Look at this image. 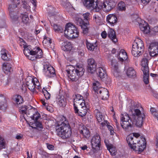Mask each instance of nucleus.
I'll use <instances>...</instances> for the list:
<instances>
[{
    "label": "nucleus",
    "instance_id": "1",
    "mask_svg": "<svg viewBox=\"0 0 158 158\" xmlns=\"http://www.w3.org/2000/svg\"><path fill=\"white\" fill-rule=\"evenodd\" d=\"M66 118L63 117L62 121L58 122L56 127V132L58 135L63 139L68 138L71 136L72 132L70 127Z\"/></svg>",
    "mask_w": 158,
    "mask_h": 158
},
{
    "label": "nucleus",
    "instance_id": "2",
    "mask_svg": "<svg viewBox=\"0 0 158 158\" xmlns=\"http://www.w3.org/2000/svg\"><path fill=\"white\" fill-rule=\"evenodd\" d=\"M67 71L69 78L72 81H75L84 74V70L82 64H77L76 69H69Z\"/></svg>",
    "mask_w": 158,
    "mask_h": 158
},
{
    "label": "nucleus",
    "instance_id": "3",
    "mask_svg": "<svg viewBox=\"0 0 158 158\" xmlns=\"http://www.w3.org/2000/svg\"><path fill=\"white\" fill-rule=\"evenodd\" d=\"M65 36L69 39H75L78 37L79 32L73 24L69 23L65 26L64 30Z\"/></svg>",
    "mask_w": 158,
    "mask_h": 158
},
{
    "label": "nucleus",
    "instance_id": "4",
    "mask_svg": "<svg viewBox=\"0 0 158 158\" xmlns=\"http://www.w3.org/2000/svg\"><path fill=\"white\" fill-rule=\"evenodd\" d=\"M144 48L143 41L141 39L137 38L135 40L133 44L132 54L135 57H138L143 53Z\"/></svg>",
    "mask_w": 158,
    "mask_h": 158
},
{
    "label": "nucleus",
    "instance_id": "5",
    "mask_svg": "<svg viewBox=\"0 0 158 158\" xmlns=\"http://www.w3.org/2000/svg\"><path fill=\"white\" fill-rule=\"evenodd\" d=\"M131 117L133 123L136 127H140L142 125L143 121L145 118V115L142 114L140 110L137 109H134Z\"/></svg>",
    "mask_w": 158,
    "mask_h": 158
},
{
    "label": "nucleus",
    "instance_id": "6",
    "mask_svg": "<svg viewBox=\"0 0 158 158\" xmlns=\"http://www.w3.org/2000/svg\"><path fill=\"white\" fill-rule=\"evenodd\" d=\"M26 85L27 86L28 88L31 91L34 92L35 90V88H36L37 84L38 83L36 78L33 79L31 77H28L26 79Z\"/></svg>",
    "mask_w": 158,
    "mask_h": 158
},
{
    "label": "nucleus",
    "instance_id": "7",
    "mask_svg": "<svg viewBox=\"0 0 158 158\" xmlns=\"http://www.w3.org/2000/svg\"><path fill=\"white\" fill-rule=\"evenodd\" d=\"M101 139L98 134L94 135L92 138L91 143L93 148L96 150H99L100 146Z\"/></svg>",
    "mask_w": 158,
    "mask_h": 158
},
{
    "label": "nucleus",
    "instance_id": "8",
    "mask_svg": "<svg viewBox=\"0 0 158 158\" xmlns=\"http://www.w3.org/2000/svg\"><path fill=\"white\" fill-rule=\"evenodd\" d=\"M135 150L139 152H142L146 147V139L144 138H141L140 139H138L135 145Z\"/></svg>",
    "mask_w": 158,
    "mask_h": 158
},
{
    "label": "nucleus",
    "instance_id": "9",
    "mask_svg": "<svg viewBox=\"0 0 158 158\" xmlns=\"http://www.w3.org/2000/svg\"><path fill=\"white\" fill-rule=\"evenodd\" d=\"M44 69L46 75L49 77H54L56 75L54 68L49 64H45L44 65Z\"/></svg>",
    "mask_w": 158,
    "mask_h": 158
},
{
    "label": "nucleus",
    "instance_id": "10",
    "mask_svg": "<svg viewBox=\"0 0 158 158\" xmlns=\"http://www.w3.org/2000/svg\"><path fill=\"white\" fill-rule=\"evenodd\" d=\"M87 62L88 72L91 74L94 73L97 66V64L94 60L93 58H90L87 60Z\"/></svg>",
    "mask_w": 158,
    "mask_h": 158
},
{
    "label": "nucleus",
    "instance_id": "11",
    "mask_svg": "<svg viewBox=\"0 0 158 158\" xmlns=\"http://www.w3.org/2000/svg\"><path fill=\"white\" fill-rule=\"evenodd\" d=\"M127 141L131 148L135 150L136 148L135 145L136 144L137 141H138V138L131 135H130L127 137Z\"/></svg>",
    "mask_w": 158,
    "mask_h": 158
},
{
    "label": "nucleus",
    "instance_id": "12",
    "mask_svg": "<svg viewBox=\"0 0 158 158\" xmlns=\"http://www.w3.org/2000/svg\"><path fill=\"white\" fill-rule=\"evenodd\" d=\"M74 112L77 114L79 116L83 117L87 113V108L86 105L78 107H74Z\"/></svg>",
    "mask_w": 158,
    "mask_h": 158
},
{
    "label": "nucleus",
    "instance_id": "13",
    "mask_svg": "<svg viewBox=\"0 0 158 158\" xmlns=\"http://www.w3.org/2000/svg\"><path fill=\"white\" fill-rule=\"evenodd\" d=\"M149 49L151 51L150 54L151 56H153L158 53V43L153 42L151 43L149 47Z\"/></svg>",
    "mask_w": 158,
    "mask_h": 158
},
{
    "label": "nucleus",
    "instance_id": "14",
    "mask_svg": "<svg viewBox=\"0 0 158 158\" xmlns=\"http://www.w3.org/2000/svg\"><path fill=\"white\" fill-rule=\"evenodd\" d=\"M112 72L114 76L117 77L118 75V64L117 61L115 60H112L111 61Z\"/></svg>",
    "mask_w": 158,
    "mask_h": 158
},
{
    "label": "nucleus",
    "instance_id": "15",
    "mask_svg": "<svg viewBox=\"0 0 158 158\" xmlns=\"http://www.w3.org/2000/svg\"><path fill=\"white\" fill-rule=\"evenodd\" d=\"M121 121L122 122L120 123L121 126L126 130L128 129L129 127H131L133 124H135L133 123V120L132 119H130V121L127 120Z\"/></svg>",
    "mask_w": 158,
    "mask_h": 158
},
{
    "label": "nucleus",
    "instance_id": "16",
    "mask_svg": "<svg viewBox=\"0 0 158 158\" xmlns=\"http://www.w3.org/2000/svg\"><path fill=\"white\" fill-rule=\"evenodd\" d=\"M95 70L98 76L101 79H104L107 76L105 69L102 67H98Z\"/></svg>",
    "mask_w": 158,
    "mask_h": 158
},
{
    "label": "nucleus",
    "instance_id": "17",
    "mask_svg": "<svg viewBox=\"0 0 158 158\" xmlns=\"http://www.w3.org/2000/svg\"><path fill=\"white\" fill-rule=\"evenodd\" d=\"M104 1L102 2V1L97 0L96 2H95L94 4V7H93L92 9L95 10V11L98 12L100 10L102 9H103V6L105 3Z\"/></svg>",
    "mask_w": 158,
    "mask_h": 158
},
{
    "label": "nucleus",
    "instance_id": "18",
    "mask_svg": "<svg viewBox=\"0 0 158 158\" xmlns=\"http://www.w3.org/2000/svg\"><path fill=\"white\" fill-rule=\"evenodd\" d=\"M139 24L140 30L144 33L147 34L149 32L148 24L144 21H142L141 23H139Z\"/></svg>",
    "mask_w": 158,
    "mask_h": 158
},
{
    "label": "nucleus",
    "instance_id": "19",
    "mask_svg": "<svg viewBox=\"0 0 158 158\" xmlns=\"http://www.w3.org/2000/svg\"><path fill=\"white\" fill-rule=\"evenodd\" d=\"M97 0H82L84 6L88 9H92L94 6L95 2Z\"/></svg>",
    "mask_w": 158,
    "mask_h": 158
},
{
    "label": "nucleus",
    "instance_id": "20",
    "mask_svg": "<svg viewBox=\"0 0 158 158\" xmlns=\"http://www.w3.org/2000/svg\"><path fill=\"white\" fill-rule=\"evenodd\" d=\"M73 48V44L70 42H64L62 44L61 48L64 51H70Z\"/></svg>",
    "mask_w": 158,
    "mask_h": 158
},
{
    "label": "nucleus",
    "instance_id": "21",
    "mask_svg": "<svg viewBox=\"0 0 158 158\" xmlns=\"http://www.w3.org/2000/svg\"><path fill=\"white\" fill-rule=\"evenodd\" d=\"M2 58L5 61H9L11 60V56L9 54L8 51L5 49H2L1 51Z\"/></svg>",
    "mask_w": 158,
    "mask_h": 158
},
{
    "label": "nucleus",
    "instance_id": "22",
    "mask_svg": "<svg viewBox=\"0 0 158 158\" xmlns=\"http://www.w3.org/2000/svg\"><path fill=\"white\" fill-rule=\"evenodd\" d=\"M106 20L111 25L114 26V24L116 23L117 19L115 15L110 14L107 16Z\"/></svg>",
    "mask_w": 158,
    "mask_h": 158
},
{
    "label": "nucleus",
    "instance_id": "23",
    "mask_svg": "<svg viewBox=\"0 0 158 158\" xmlns=\"http://www.w3.org/2000/svg\"><path fill=\"white\" fill-rule=\"evenodd\" d=\"M127 75L129 77L135 78L136 77V72L132 67H129L127 71Z\"/></svg>",
    "mask_w": 158,
    "mask_h": 158
},
{
    "label": "nucleus",
    "instance_id": "24",
    "mask_svg": "<svg viewBox=\"0 0 158 158\" xmlns=\"http://www.w3.org/2000/svg\"><path fill=\"white\" fill-rule=\"evenodd\" d=\"M80 133L86 138H89L90 136V132L89 129L85 127H81V129L79 130Z\"/></svg>",
    "mask_w": 158,
    "mask_h": 158
},
{
    "label": "nucleus",
    "instance_id": "25",
    "mask_svg": "<svg viewBox=\"0 0 158 158\" xmlns=\"http://www.w3.org/2000/svg\"><path fill=\"white\" fill-rule=\"evenodd\" d=\"M108 36L114 43L117 41L115 31L112 28H110L108 33Z\"/></svg>",
    "mask_w": 158,
    "mask_h": 158
},
{
    "label": "nucleus",
    "instance_id": "26",
    "mask_svg": "<svg viewBox=\"0 0 158 158\" xmlns=\"http://www.w3.org/2000/svg\"><path fill=\"white\" fill-rule=\"evenodd\" d=\"M99 82L98 81L93 83V88L95 92L97 93L98 94L100 95L102 92L103 89H104V88H100L99 87Z\"/></svg>",
    "mask_w": 158,
    "mask_h": 158
},
{
    "label": "nucleus",
    "instance_id": "27",
    "mask_svg": "<svg viewBox=\"0 0 158 158\" xmlns=\"http://www.w3.org/2000/svg\"><path fill=\"white\" fill-rule=\"evenodd\" d=\"M94 113L98 123H100L104 120V118L102 113L98 109H95L94 111Z\"/></svg>",
    "mask_w": 158,
    "mask_h": 158
},
{
    "label": "nucleus",
    "instance_id": "28",
    "mask_svg": "<svg viewBox=\"0 0 158 158\" xmlns=\"http://www.w3.org/2000/svg\"><path fill=\"white\" fill-rule=\"evenodd\" d=\"M148 64V61L147 59H143L141 61V65L142 66L141 69L143 71H147L148 72V71H149Z\"/></svg>",
    "mask_w": 158,
    "mask_h": 158
},
{
    "label": "nucleus",
    "instance_id": "29",
    "mask_svg": "<svg viewBox=\"0 0 158 158\" xmlns=\"http://www.w3.org/2000/svg\"><path fill=\"white\" fill-rule=\"evenodd\" d=\"M13 8H10L9 14L12 21L13 22L17 21L18 19V16L15 12L14 11Z\"/></svg>",
    "mask_w": 158,
    "mask_h": 158
},
{
    "label": "nucleus",
    "instance_id": "30",
    "mask_svg": "<svg viewBox=\"0 0 158 158\" xmlns=\"http://www.w3.org/2000/svg\"><path fill=\"white\" fill-rule=\"evenodd\" d=\"M113 3L112 2H105L103 6V10L106 12L110 10L114 7V5H113Z\"/></svg>",
    "mask_w": 158,
    "mask_h": 158
},
{
    "label": "nucleus",
    "instance_id": "31",
    "mask_svg": "<svg viewBox=\"0 0 158 158\" xmlns=\"http://www.w3.org/2000/svg\"><path fill=\"white\" fill-rule=\"evenodd\" d=\"M7 106L6 100L5 97H0V108L1 110H5Z\"/></svg>",
    "mask_w": 158,
    "mask_h": 158
},
{
    "label": "nucleus",
    "instance_id": "32",
    "mask_svg": "<svg viewBox=\"0 0 158 158\" xmlns=\"http://www.w3.org/2000/svg\"><path fill=\"white\" fill-rule=\"evenodd\" d=\"M27 108L28 107L26 105L22 106L19 109V112L22 114L30 115V113L32 112L33 110L32 109H31L30 110H27Z\"/></svg>",
    "mask_w": 158,
    "mask_h": 158
},
{
    "label": "nucleus",
    "instance_id": "33",
    "mask_svg": "<svg viewBox=\"0 0 158 158\" xmlns=\"http://www.w3.org/2000/svg\"><path fill=\"white\" fill-rule=\"evenodd\" d=\"M102 99L103 100H106L109 97V92L108 90L105 88L103 89L102 92L99 95Z\"/></svg>",
    "mask_w": 158,
    "mask_h": 158
},
{
    "label": "nucleus",
    "instance_id": "34",
    "mask_svg": "<svg viewBox=\"0 0 158 158\" xmlns=\"http://www.w3.org/2000/svg\"><path fill=\"white\" fill-rule=\"evenodd\" d=\"M107 149L109 151L111 155H115L116 154V150L115 148L111 144H106Z\"/></svg>",
    "mask_w": 158,
    "mask_h": 158
},
{
    "label": "nucleus",
    "instance_id": "35",
    "mask_svg": "<svg viewBox=\"0 0 158 158\" xmlns=\"http://www.w3.org/2000/svg\"><path fill=\"white\" fill-rule=\"evenodd\" d=\"M11 68L12 65L8 63H4L3 64V69L7 73L11 72Z\"/></svg>",
    "mask_w": 158,
    "mask_h": 158
},
{
    "label": "nucleus",
    "instance_id": "36",
    "mask_svg": "<svg viewBox=\"0 0 158 158\" xmlns=\"http://www.w3.org/2000/svg\"><path fill=\"white\" fill-rule=\"evenodd\" d=\"M89 23L86 22V23H84L80 26L82 29V32L84 34H86L88 33V26L89 25Z\"/></svg>",
    "mask_w": 158,
    "mask_h": 158
},
{
    "label": "nucleus",
    "instance_id": "37",
    "mask_svg": "<svg viewBox=\"0 0 158 158\" xmlns=\"http://www.w3.org/2000/svg\"><path fill=\"white\" fill-rule=\"evenodd\" d=\"M32 52L33 53L35 54L37 59H40L42 57V51L38 47L35 51H34Z\"/></svg>",
    "mask_w": 158,
    "mask_h": 158
},
{
    "label": "nucleus",
    "instance_id": "38",
    "mask_svg": "<svg viewBox=\"0 0 158 158\" xmlns=\"http://www.w3.org/2000/svg\"><path fill=\"white\" fill-rule=\"evenodd\" d=\"M74 102V107H78L79 106H85V101L84 99H80Z\"/></svg>",
    "mask_w": 158,
    "mask_h": 158
},
{
    "label": "nucleus",
    "instance_id": "39",
    "mask_svg": "<svg viewBox=\"0 0 158 158\" xmlns=\"http://www.w3.org/2000/svg\"><path fill=\"white\" fill-rule=\"evenodd\" d=\"M149 71H143V81L145 84H148L149 82Z\"/></svg>",
    "mask_w": 158,
    "mask_h": 158
},
{
    "label": "nucleus",
    "instance_id": "40",
    "mask_svg": "<svg viewBox=\"0 0 158 158\" xmlns=\"http://www.w3.org/2000/svg\"><path fill=\"white\" fill-rule=\"evenodd\" d=\"M10 1L11 4L9 6L8 9H10V8H15L20 2V0H10Z\"/></svg>",
    "mask_w": 158,
    "mask_h": 158
},
{
    "label": "nucleus",
    "instance_id": "41",
    "mask_svg": "<svg viewBox=\"0 0 158 158\" xmlns=\"http://www.w3.org/2000/svg\"><path fill=\"white\" fill-rule=\"evenodd\" d=\"M31 127L40 130L42 128V126L41 123L38 121H35L34 123H32L31 124Z\"/></svg>",
    "mask_w": 158,
    "mask_h": 158
},
{
    "label": "nucleus",
    "instance_id": "42",
    "mask_svg": "<svg viewBox=\"0 0 158 158\" xmlns=\"http://www.w3.org/2000/svg\"><path fill=\"white\" fill-rule=\"evenodd\" d=\"M101 16L100 13L95 14L94 15L93 19L97 23H99L102 21Z\"/></svg>",
    "mask_w": 158,
    "mask_h": 158
},
{
    "label": "nucleus",
    "instance_id": "43",
    "mask_svg": "<svg viewBox=\"0 0 158 158\" xmlns=\"http://www.w3.org/2000/svg\"><path fill=\"white\" fill-rule=\"evenodd\" d=\"M33 110L32 111V112L30 113V114L29 115L28 117H30L33 120H34L35 121H37V120L39 118L40 115V114L38 113L35 112V114H33Z\"/></svg>",
    "mask_w": 158,
    "mask_h": 158
},
{
    "label": "nucleus",
    "instance_id": "44",
    "mask_svg": "<svg viewBox=\"0 0 158 158\" xmlns=\"http://www.w3.org/2000/svg\"><path fill=\"white\" fill-rule=\"evenodd\" d=\"M87 47L88 49L90 51H93L96 47H97V45L96 43H92L87 42Z\"/></svg>",
    "mask_w": 158,
    "mask_h": 158
},
{
    "label": "nucleus",
    "instance_id": "45",
    "mask_svg": "<svg viewBox=\"0 0 158 158\" xmlns=\"http://www.w3.org/2000/svg\"><path fill=\"white\" fill-rule=\"evenodd\" d=\"M130 119H132L131 118L128 114L126 113L122 114L120 117L121 121H123L125 120H127L130 121Z\"/></svg>",
    "mask_w": 158,
    "mask_h": 158
},
{
    "label": "nucleus",
    "instance_id": "46",
    "mask_svg": "<svg viewBox=\"0 0 158 158\" xmlns=\"http://www.w3.org/2000/svg\"><path fill=\"white\" fill-rule=\"evenodd\" d=\"M17 105L19 104L22 103L23 102V100L21 96L17 95L14 99Z\"/></svg>",
    "mask_w": 158,
    "mask_h": 158
},
{
    "label": "nucleus",
    "instance_id": "47",
    "mask_svg": "<svg viewBox=\"0 0 158 158\" xmlns=\"http://www.w3.org/2000/svg\"><path fill=\"white\" fill-rule=\"evenodd\" d=\"M82 16L84 19V20H86V22H89L91 17V15L89 12H86L82 14Z\"/></svg>",
    "mask_w": 158,
    "mask_h": 158
},
{
    "label": "nucleus",
    "instance_id": "48",
    "mask_svg": "<svg viewBox=\"0 0 158 158\" xmlns=\"http://www.w3.org/2000/svg\"><path fill=\"white\" fill-rule=\"evenodd\" d=\"M21 14L22 16V22L25 24L27 23L29 20L28 15L26 13Z\"/></svg>",
    "mask_w": 158,
    "mask_h": 158
},
{
    "label": "nucleus",
    "instance_id": "49",
    "mask_svg": "<svg viewBox=\"0 0 158 158\" xmlns=\"http://www.w3.org/2000/svg\"><path fill=\"white\" fill-rule=\"evenodd\" d=\"M118 9L121 11L125 10L126 9L125 4L123 2H121L118 3Z\"/></svg>",
    "mask_w": 158,
    "mask_h": 158
},
{
    "label": "nucleus",
    "instance_id": "50",
    "mask_svg": "<svg viewBox=\"0 0 158 158\" xmlns=\"http://www.w3.org/2000/svg\"><path fill=\"white\" fill-rule=\"evenodd\" d=\"M53 28L55 31L56 32H62L63 30L61 27L56 24H54Z\"/></svg>",
    "mask_w": 158,
    "mask_h": 158
},
{
    "label": "nucleus",
    "instance_id": "51",
    "mask_svg": "<svg viewBox=\"0 0 158 158\" xmlns=\"http://www.w3.org/2000/svg\"><path fill=\"white\" fill-rule=\"evenodd\" d=\"M75 22L76 24L81 26L84 22V20L81 18L77 17L75 19Z\"/></svg>",
    "mask_w": 158,
    "mask_h": 158
},
{
    "label": "nucleus",
    "instance_id": "52",
    "mask_svg": "<svg viewBox=\"0 0 158 158\" xmlns=\"http://www.w3.org/2000/svg\"><path fill=\"white\" fill-rule=\"evenodd\" d=\"M33 51L31 52V53L28 55L27 57L29 60L32 61H34L35 60L37 59V58L35 56V54L33 53Z\"/></svg>",
    "mask_w": 158,
    "mask_h": 158
},
{
    "label": "nucleus",
    "instance_id": "53",
    "mask_svg": "<svg viewBox=\"0 0 158 158\" xmlns=\"http://www.w3.org/2000/svg\"><path fill=\"white\" fill-rule=\"evenodd\" d=\"M43 44H47L48 45L52 43V40L49 38L47 37L46 36L44 37V40L43 41Z\"/></svg>",
    "mask_w": 158,
    "mask_h": 158
},
{
    "label": "nucleus",
    "instance_id": "54",
    "mask_svg": "<svg viewBox=\"0 0 158 158\" xmlns=\"http://www.w3.org/2000/svg\"><path fill=\"white\" fill-rule=\"evenodd\" d=\"M3 140L4 139L0 136V150L5 148L6 145Z\"/></svg>",
    "mask_w": 158,
    "mask_h": 158
},
{
    "label": "nucleus",
    "instance_id": "55",
    "mask_svg": "<svg viewBox=\"0 0 158 158\" xmlns=\"http://www.w3.org/2000/svg\"><path fill=\"white\" fill-rule=\"evenodd\" d=\"M43 92L45 98L47 99H50V94L46 90H44V91H43Z\"/></svg>",
    "mask_w": 158,
    "mask_h": 158
},
{
    "label": "nucleus",
    "instance_id": "56",
    "mask_svg": "<svg viewBox=\"0 0 158 158\" xmlns=\"http://www.w3.org/2000/svg\"><path fill=\"white\" fill-rule=\"evenodd\" d=\"M65 102L63 99L60 98L58 101V104L60 106H63L65 105Z\"/></svg>",
    "mask_w": 158,
    "mask_h": 158
},
{
    "label": "nucleus",
    "instance_id": "57",
    "mask_svg": "<svg viewBox=\"0 0 158 158\" xmlns=\"http://www.w3.org/2000/svg\"><path fill=\"white\" fill-rule=\"evenodd\" d=\"M82 99H83V97L82 96L79 94L76 95V97L74 98L73 102Z\"/></svg>",
    "mask_w": 158,
    "mask_h": 158
},
{
    "label": "nucleus",
    "instance_id": "58",
    "mask_svg": "<svg viewBox=\"0 0 158 158\" xmlns=\"http://www.w3.org/2000/svg\"><path fill=\"white\" fill-rule=\"evenodd\" d=\"M20 42L19 43V44L21 47H23L24 48L27 45V44L23 39H20Z\"/></svg>",
    "mask_w": 158,
    "mask_h": 158
},
{
    "label": "nucleus",
    "instance_id": "59",
    "mask_svg": "<svg viewBox=\"0 0 158 158\" xmlns=\"http://www.w3.org/2000/svg\"><path fill=\"white\" fill-rule=\"evenodd\" d=\"M109 123L107 124V127L108 129L110 131V134L111 135H113L114 133V131L113 130V127L110 125H109Z\"/></svg>",
    "mask_w": 158,
    "mask_h": 158
},
{
    "label": "nucleus",
    "instance_id": "60",
    "mask_svg": "<svg viewBox=\"0 0 158 158\" xmlns=\"http://www.w3.org/2000/svg\"><path fill=\"white\" fill-rule=\"evenodd\" d=\"M23 51L24 54L26 56H27L28 55H29L31 53V52H32V51H31L30 50H25L24 49Z\"/></svg>",
    "mask_w": 158,
    "mask_h": 158
},
{
    "label": "nucleus",
    "instance_id": "61",
    "mask_svg": "<svg viewBox=\"0 0 158 158\" xmlns=\"http://www.w3.org/2000/svg\"><path fill=\"white\" fill-rule=\"evenodd\" d=\"M151 56L149 55L148 53H144L143 55V58L147 59L148 60H149L150 59V57Z\"/></svg>",
    "mask_w": 158,
    "mask_h": 158
},
{
    "label": "nucleus",
    "instance_id": "62",
    "mask_svg": "<svg viewBox=\"0 0 158 158\" xmlns=\"http://www.w3.org/2000/svg\"><path fill=\"white\" fill-rule=\"evenodd\" d=\"M101 35L103 38L105 39L107 36V34L105 31H104L101 33Z\"/></svg>",
    "mask_w": 158,
    "mask_h": 158
},
{
    "label": "nucleus",
    "instance_id": "63",
    "mask_svg": "<svg viewBox=\"0 0 158 158\" xmlns=\"http://www.w3.org/2000/svg\"><path fill=\"white\" fill-rule=\"evenodd\" d=\"M104 122H102L101 123V125L102 127L105 126V125L107 126V124L109 123H108V121L107 120H103Z\"/></svg>",
    "mask_w": 158,
    "mask_h": 158
},
{
    "label": "nucleus",
    "instance_id": "64",
    "mask_svg": "<svg viewBox=\"0 0 158 158\" xmlns=\"http://www.w3.org/2000/svg\"><path fill=\"white\" fill-rule=\"evenodd\" d=\"M47 148L48 149L52 150L54 149V147L52 145L49 144L48 143H47Z\"/></svg>",
    "mask_w": 158,
    "mask_h": 158
}]
</instances>
